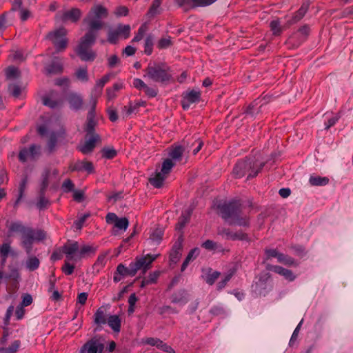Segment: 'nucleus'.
<instances>
[{"instance_id": "16", "label": "nucleus", "mask_w": 353, "mask_h": 353, "mask_svg": "<svg viewBox=\"0 0 353 353\" xmlns=\"http://www.w3.org/2000/svg\"><path fill=\"white\" fill-rule=\"evenodd\" d=\"M57 93L54 91H50L48 94L45 95L42 100L43 103L52 109L59 108L62 105L61 100H57Z\"/></svg>"}, {"instance_id": "42", "label": "nucleus", "mask_w": 353, "mask_h": 353, "mask_svg": "<svg viewBox=\"0 0 353 353\" xmlns=\"http://www.w3.org/2000/svg\"><path fill=\"white\" fill-rule=\"evenodd\" d=\"M192 8L205 7L214 3L216 0H190Z\"/></svg>"}, {"instance_id": "3", "label": "nucleus", "mask_w": 353, "mask_h": 353, "mask_svg": "<svg viewBox=\"0 0 353 353\" xmlns=\"http://www.w3.org/2000/svg\"><path fill=\"white\" fill-rule=\"evenodd\" d=\"M158 256L159 254H147L143 256L137 257L135 261L130 263L128 268L122 263L119 264L116 271L114 272V282L118 283L127 276H134L139 270H142L143 273L145 274L150 268L152 263Z\"/></svg>"}, {"instance_id": "10", "label": "nucleus", "mask_w": 353, "mask_h": 353, "mask_svg": "<svg viewBox=\"0 0 353 353\" xmlns=\"http://www.w3.org/2000/svg\"><path fill=\"white\" fill-rule=\"evenodd\" d=\"M96 105L97 101L96 99H93L91 109L88 113L87 123L85 128V131L86 132L87 137H88V135L97 134L95 132V126L97 125V121L94 120Z\"/></svg>"}, {"instance_id": "28", "label": "nucleus", "mask_w": 353, "mask_h": 353, "mask_svg": "<svg viewBox=\"0 0 353 353\" xmlns=\"http://www.w3.org/2000/svg\"><path fill=\"white\" fill-rule=\"evenodd\" d=\"M9 273L5 276V279L11 280L15 282H19L21 279V275L17 268L9 265Z\"/></svg>"}, {"instance_id": "26", "label": "nucleus", "mask_w": 353, "mask_h": 353, "mask_svg": "<svg viewBox=\"0 0 353 353\" xmlns=\"http://www.w3.org/2000/svg\"><path fill=\"white\" fill-rule=\"evenodd\" d=\"M31 254L32 253L28 254L29 256L26 261V267L29 271H34L39 268L40 261L37 256Z\"/></svg>"}, {"instance_id": "20", "label": "nucleus", "mask_w": 353, "mask_h": 353, "mask_svg": "<svg viewBox=\"0 0 353 353\" xmlns=\"http://www.w3.org/2000/svg\"><path fill=\"white\" fill-rule=\"evenodd\" d=\"M81 12L78 8H72L70 10L65 11L61 17V20L63 22L70 21L72 22H77L81 17Z\"/></svg>"}, {"instance_id": "5", "label": "nucleus", "mask_w": 353, "mask_h": 353, "mask_svg": "<svg viewBox=\"0 0 353 353\" xmlns=\"http://www.w3.org/2000/svg\"><path fill=\"white\" fill-rule=\"evenodd\" d=\"M264 166L263 163L257 165L256 162L251 159L241 160L236 163L234 169L233 174L236 178H241L248 174L247 179L255 177Z\"/></svg>"}, {"instance_id": "18", "label": "nucleus", "mask_w": 353, "mask_h": 353, "mask_svg": "<svg viewBox=\"0 0 353 353\" xmlns=\"http://www.w3.org/2000/svg\"><path fill=\"white\" fill-rule=\"evenodd\" d=\"M63 70V63L58 58H54L51 63L45 68V72L48 75L61 74Z\"/></svg>"}, {"instance_id": "44", "label": "nucleus", "mask_w": 353, "mask_h": 353, "mask_svg": "<svg viewBox=\"0 0 353 353\" xmlns=\"http://www.w3.org/2000/svg\"><path fill=\"white\" fill-rule=\"evenodd\" d=\"M77 78L83 82H86L88 81V75L86 68H79L75 73Z\"/></svg>"}, {"instance_id": "55", "label": "nucleus", "mask_w": 353, "mask_h": 353, "mask_svg": "<svg viewBox=\"0 0 353 353\" xmlns=\"http://www.w3.org/2000/svg\"><path fill=\"white\" fill-rule=\"evenodd\" d=\"M147 28L145 24L142 25L138 30L137 34L134 36V37L132 39L133 42H138L141 41L143 36L145 32H146Z\"/></svg>"}, {"instance_id": "30", "label": "nucleus", "mask_w": 353, "mask_h": 353, "mask_svg": "<svg viewBox=\"0 0 353 353\" xmlns=\"http://www.w3.org/2000/svg\"><path fill=\"white\" fill-rule=\"evenodd\" d=\"M309 182L312 186H324L329 183V179L320 176H311Z\"/></svg>"}, {"instance_id": "29", "label": "nucleus", "mask_w": 353, "mask_h": 353, "mask_svg": "<svg viewBox=\"0 0 353 353\" xmlns=\"http://www.w3.org/2000/svg\"><path fill=\"white\" fill-rule=\"evenodd\" d=\"M28 183V176L25 175V176H23V179H21V182L19 183V196H18V198L17 199V200H16V201L14 203V206H17L18 205V203L20 202V201L22 199V198H23V196L24 195V192H25V190L26 189Z\"/></svg>"}, {"instance_id": "56", "label": "nucleus", "mask_w": 353, "mask_h": 353, "mask_svg": "<svg viewBox=\"0 0 353 353\" xmlns=\"http://www.w3.org/2000/svg\"><path fill=\"white\" fill-rule=\"evenodd\" d=\"M10 250V244L9 243H3L0 245V256H8Z\"/></svg>"}, {"instance_id": "17", "label": "nucleus", "mask_w": 353, "mask_h": 353, "mask_svg": "<svg viewBox=\"0 0 353 353\" xmlns=\"http://www.w3.org/2000/svg\"><path fill=\"white\" fill-rule=\"evenodd\" d=\"M267 269L283 276L288 281H293L296 279V276L293 274L292 270L285 269L281 266L268 265Z\"/></svg>"}, {"instance_id": "63", "label": "nucleus", "mask_w": 353, "mask_h": 353, "mask_svg": "<svg viewBox=\"0 0 353 353\" xmlns=\"http://www.w3.org/2000/svg\"><path fill=\"white\" fill-rule=\"evenodd\" d=\"M8 89L12 95L14 96V97H18L21 94V89L19 87V85L17 84L10 85Z\"/></svg>"}, {"instance_id": "41", "label": "nucleus", "mask_w": 353, "mask_h": 353, "mask_svg": "<svg viewBox=\"0 0 353 353\" xmlns=\"http://www.w3.org/2000/svg\"><path fill=\"white\" fill-rule=\"evenodd\" d=\"M139 107V105L138 104H130L129 106H124L122 109L121 114H123V117H127L132 114V113L136 112Z\"/></svg>"}, {"instance_id": "8", "label": "nucleus", "mask_w": 353, "mask_h": 353, "mask_svg": "<svg viewBox=\"0 0 353 353\" xmlns=\"http://www.w3.org/2000/svg\"><path fill=\"white\" fill-rule=\"evenodd\" d=\"M131 28L130 25L119 23L115 28L110 29L108 33V41L116 44L119 39H126L130 37Z\"/></svg>"}, {"instance_id": "22", "label": "nucleus", "mask_w": 353, "mask_h": 353, "mask_svg": "<svg viewBox=\"0 0 353 353\" xmlns=\"http://www.w3.org/2000/svg\"><path fill=\"white\" fill-rule=\"evenodd\" d=\"M108 314L105 307L98 308L94 314V323L98 326L105 325L108 322Z\"/></svg>"}, {"instance_id": "46", "label": "nucleus", "mask_w": 353, "mask_h": 353, "mask_svg": "<svg viewBox=\"0 0 353 353\" xmlns=\"http://www.w3.org/2000/svg\"><path fill=\"white\" fill-rule=\"evenodd\" d=\"M129 225V221L126 217L119 218L117 221L116 222L114 227L125 231Z\"/></svg>"}, {"instance_id": "6", "label": "nucleus", "mask_w": 353, "mask_h": 353, "mask_svg": "<svg viewBox=\"0 0 353 353\" xmlns=\"http://www.w3.org/2000/svg\"><path fill=\"white\" fill-rule=\"evenodd\" d=\"M169 70V67L163 63H150L145 69L144 77H148L155 82L165 83L169 81L172 77Z\"/></svg>"}, {"instance_id": "58", "label": "nucleus", "mask_w": 353, "mask_h": 353, "mask_svg": "<svg viewBox=\"0 0 353 353\" xmlns=\"http://www.w3.org/2000/svg\"><path fill=\"white\" fill-rule=\"evenodd\" d=\"M265 253L266 254V260L275 257L279 261V256L281 255V252H279L276 249H265Z\"/></svg>"}, {"instance_id": "12", "label": "nucleus", "mask_w": 353, "mask_h": 353, "mask_svg": "<svg viewBox=\"0 0 353 353\" xmlns=\"http://www.w3.org/2000/svg\"><path fill=\"white\" fill-rule=\"evenodd\" d=\"M101 141L100 136L99 134L96 135H87L85 136V141L79 145L77 148L84 154H89L92 152L94 148L96 146V143Z\"/></svg>"}, {"instance_id": "13", "label": "nucleus", "mask_w": 353, "mask_h": 353, "mask_svg": "<svg viewBox=\"0 0 353 353\" xmlns=\"http://www.w3.org/2000/svg\"><path fill=\"white\" fill-rule=\"evenodd\" d=\"M65 99L72 110H79L83 106V100L80 94L77 92H69L66 95Z\"/></svg>"}, {"instance_id": "48", "label": "nucleus", "mask_w": 353, "mask_h": 353, "mask_svg": "<svg viewBox=\"0 0 353 353\" xmlns=\"http://www.w3.org/2000/svg\"><path fill=\"white\" fill-rule=\"evenodd\" d=\"M172 45V41L171 40L170 37H168L165 38L161 39L158 43L157 47L159 49H165L168 48V47L171 46Z\"/></svg>"}, {"instance_id": "34", "label": "nucleus", "mask_w": 353, "mask_h": 353, "mask_svg": "<svg viewBox=\"0 0 353 353\" xmlns=\"http://www.w3.org/2000/svg\"><path fill=\"white\" fill-rule=\"evenodd\" d=\"M21 345L19 340L14 341L8 347H0V353H16Z\"/></svg>"}, {"instance_id": "57", "label": "nucleus", "mask_w": 353, "mask_h": 353, "mask_svg": "<svg viewBox=\"0 0 353 353\" xmlns=\"http://www.w3.org/2000/svg\"><path fill=\"white\" fill-rule=\"evenodd\" d=\"M220 273L217 271L208 274L206 276L205 281L208 284L212 285L214 283L215 281L219 278Z\"/></svg>"}, {"instance_id": "59", "label": "nucleus", "mask_w": 353, "mask_h": 353, "mask_svg": "<svg viewBox=\"0 0 353 353\" xmlns=\"http://www.w3.org/2000/svg\"><path fill=\"white\" fill-rule=\"evenodd\" d=\"M28 150L30 157L33 159L38 157L40 154V147L39 145H32Z\"/></svg>"}, {"instance_id": "47", "label": "nucleus", "mask_w": 353, "mask_h": 353, "mask_svg": "<svg viewBox=\"0 0 353 353\" xmlns=\"http://www.w3.org/2000/svg\"><path fill=\"white\" fill-rule=\"evenodd\" d=\"M232 241L239 240V241H245L249 242L250 238L248 235L242 231H238L236 232H233L232 236Z\"/></svg>"}, {"instance_id": "11", "label": "nucleus", "mask_w": 353, "mask_h": 353, "mask_svg": "<svg viewBox=\"0 0 353 353\" xmlns=\"http://www.w3.org/2000/svg\"><path fill=\"white\" fill-rule=\"evenodd\" d=\"M62 252L68 261H79V243L77 241H68L63 247Z\"/></svg>"}, {"instance_id": "2", "label": "nucleus", "mask_w": 353, "mask_h": 353, "mask_svg": "<svg viewBox=\"0 0 353 353\" xmlns=\"http://www.w3.org/2000/svg\"><path fill=\"white\" fill-rule=\"evenodd\" d=\"M8 236H13L15 234H21L20 245L24 249L26 254H30L32 252L33 244L35 241H41L46 239V234L41 229L26 226L20 221H12L6 222Z\"/></svg>"}, {"instance_id": "38", "label": "nucleus", "mask_w": 353, "mask_h": 353, "mask_svg": "<svg viewBox=\"0 0 353 353\" xmlns=\"http://www.w3.org/2000/svg\"><path fill=\"white\" fill-rule=\"evenodd\" d=\"M94 252V249L88 245H85L82 246L81 248H79L78 257L79 260H81L82 258L85 257L90 253Z\"/></svg>"}, {"instance_id": "60", "label": "nucleus", "mask_w": 353, "mask_h": 353, "mask_svg": "<svg viewBox=\"0 0 353 353\" xmlns=\"http://www.w3.org/2000/svg\"><path fill=\"white\" fill-rule=\"evenodd\" d=\"M62 271L64 272L66 275H71L74 270V265L70 264L67 261H65L64 265H63L61 268Z\"/></svg>"}, {"instance_id": "14", "label": "nucleus", "mask_w": 353, "mask_h": 353, "mask_svg": "<svg viewBox=\"0 0 353 353\" xmlns=\"http://www.w3.org/2000/svg\"><path fill=\"white\" fill-rule=\"evenodd\" d=\"M201 92L199 91L191 90L187 92L183 97L181 105L184 110L189 108L191 103L200 100Z\"/></svg>"}, {"instance_id": "53", "label": "nucleus", "mask_w": 353, "mask_h": 353, "mask_svg": "<svg viewBox=\"0 0 353 353\" xmlns=\"http://www.w3.org/2000/svg\"><path fill=\"white\" fill-rule=\"evenodd\" d=\"M90 214L86 213L81 216L77 220H76L74 223L76 228L77 230H81L83 227V223L86 221V219L90 217Z\"/></svg>"}, {"instance_id": "23", "label": "nucleus", "mask_w": 353, "mask_h": 353, "mask_svg": "<svg viewBox=\"0 0 353 353\" xmlns=\"http://www.w3.org/2000/svg\"><path fill=\"white\" fill-rule=\"evenodd\" d=\"M110 77H111V74H108L104 75L101 79L98 80L96 82L95 86L93 90V92L94 94V99L92 98V101L93 99L97 100V98L101 95L103 86L105 85V84L106 83H108L110 81Z\"/></svg>"}, {"instance_id": "40", "label": "nucleus", "mask_w": 353, "mask_h": 353, "mask_svg": "<svg viewBox=\"0 0 353 353\" xmlns=\"http://www.w3.org/2000/svg\"><path fill=\"white\" fill-rule=\"evenodd\" d=\"M153 41L154 38L150 34L145 40L144 52L148 55H150L152 52Z\"/></svg>"}, {"instance_id": "35", "label": "nucleus", "mask_w": 353, "mask_h": 353, "mask_svg": "<svg viewBox=\"0 0 353 353\" xmlns=\"http://www.w3.org/2000/svg\"><path fill=\"white\" fill-rule=\"evenodd\" d=\"M50 175V170L49 169H46L42 174H41V183L39 191L46 192L48 185H49V177Z\"/></svg>"}, {"instance_id": "27", "label": "nucleus", "mask_w": 353, "mask_h": 353, "mask_svg": "<svg viewBox=\"0 0 353 353\" xmlns=\"http://www.w3.org/2000/svg\"><path fill=\"white\" fill-rule=\"evenodd\" d=\"M108 324L113 331L119 332L121 329V319L117 315H110L108 319Z\"/></svg>"}, {"instance_id": "50", "label": "nucleus", "mask_w": 353, "mask_h": 353, "mask_svg": "<svg viewBox=\"0 0 353 353\" xmlns=\"http://www.w3.org/2000/svg\"><path fill=\"white\" fill-rule=\"evenodd\" d=\"M203 145V142L199 138L195 139L194 141L192 143L190 148H192L194 154H197Z\"/></svg>"}, {"instance_id": "51", "label": "nucleus", "mask_w": 353, "mask_h": 353, "mask_svg": "<svg viewBox=\"0 0 353 353\" xmlns=\"http://www.w3.org/2000/svg\"><path fill=\"white\" fill-rule=\"evenodd\" d=\"M19 75V71L17 68L14 66L8 67L6 70V76L9 79H15Z\"/></svg>"}, {"instance_id": "62", "label": "nucleus", "mask_w": 353, "mask_h": 353, "mask_svg": "<svg viewBox=\"0 0 353 353\" xmlns=\"http://www.w3.org/2000/svg\"><path fill=\"white\" fill-rule=\"evenodd\" d=\"M74 183L70 179H66L63 181L62 185V189L65 192H69L73 190Z\"/></svg>"}, {"instance_id": "21", "label": "nucleus", "mask_w": 353, "mask_h": 353, "mask_svg": "<svg viewBox=\"0 0 353 353\" xmlns=\"http://www.w3.org/2000/svg\"><path fill=\"white\" fill-rule=\"evenodd\" d=\"M71 171H83L85 170L88 173L90 174L94 172V167L91 162L86 161H79L76 162L73 165L70 167Z\"/></svg>"}, {"instance_id": "33", "label": "nucleus", "mask_w": 353, "mask_h": 353, "mask_svg": "<svg viewBox=\"0 0 353 353\" xmlns=\"http://www.w3.org/2000/svg\"><path fill=\"white\" fill-rule=\"evenodd\" d=\"M278 261L288 266L296 267L299 265V263L292 257L283 253H281V255L279 256Z\"/></svg>"}, {"instance_id": "19", "label": "nucleus", "mask_w": 353, "mask_h": 353, "mask_svg": "<svg viewBox=\"0 0 353 353\" xmlns=\"http://www.w3.org/2000/svg\"><path fill=\"white\" fill-rule=\"evenodd\" d=\"M170 299L172 303L183 305L188 301V294L185 290L181 289L174 292Z\"/></svg>"}, {"instance_id": "31", "label": "nucleus", "mask_w": 353, "mask_h": 353, "mask_svg": "<svg viewBox=\"0 0 353 353\" xmlns=\"http://www.w3.org/2000/svg\"><path fill=\"white\" fill-rule=\"evenodd\" d=\"M46 192L39 191V200L37 203V207L40 210H44L50 205V201L45 196Z\"/></svg>"}, {"instance_id": "52", "label": "nucleus", "mask_w": 353, "mask_h": 353, "mask_svg": "<svg viewBox=\"0 0 353 353\" xmlns=\"http://www.w3.org/2000/svg\"><path fill=\"white\" fill-rule=\"evenodd\" d=\"M270 27L274 35H279L281 32V28L279 21L274 20L270 22Z\"/></svg>"}, {"instance_id": "9", "label": "nucleus", "mask_w": 353, "mask_h": 353, "mask_svg": "<svg viewBox=\"0 0 353 353\" xmlns=\"http://www.w3.org/2000/svg\"><path fill=\"white\" fill-rule=\"evenodd\" d=\"M103 349L104 345L101 339L94 337L82 346L79 353H103Z\"/></svg>"}, {"instance_id": "45", "label": "nucleus", "mask_w": 353, "mask_h": 353, "mask_svg": "<svg viewBox=\"0 0 353 353\" xmlns=\"http://www.w3.org/2000/svg\"><path fill=\"white\" fill-rule=\"evenodd\" d=\"M163 232L161 229H156L150 235V239L156 244H159L162 240Z\"/></svg>"}, {"instance_id": "49", "label": "nucleus", "mask_w": 353, "mask_h": 353, "mask_svg": "<svg viewBox=\"0 0 353 353\" xmlns=\"http://www.w3.org/2000/svg\"><path fill=\"white\" fill-rule=\"evenodd\" d=\"M161 3V0H154L148 14L150 16H154L159 13V8Z\"/></svg>"}, {"instance_id": "4", "label": "nucleus", "mask_w": 353, "mask_h": 353, "mask_svg": "<svg viewBox=\"0 0 353 353\" xmlns=\"http://www.w3.org/2000/svg\"><path fill=\"white\" fill-rule=\"evenodd\" d=\"M221 217L230 225H239L242 227L249 226V219L241 216V204L239 201H232L219 205Z\"/></svg>"}, {"instance_id": "32", "label": "nucleus", "mask_w": 353, "mask_h": 353, "mask_svg": "<svg viewBox=\"0 0 353 353\" xmlns=\"http://www.w3.org/2000/svg\"><path fill=\"white\" fill-rule=\"evenodd\" d=\"M183 152H184V149L182 146H181V145L176 146L175 148L172 149L170 150V152H169V156L170 157V159H172V161H175L181 160Z\"/></svg>"}, {"instance_id": "15", "label": "nucleus", "mask_w": 353, "mask_h": 353, "mask_svg": "<svg viewBox=\"0 0 353 353\" xmlns=\"http://www.w3.org/2000/svg\"><path fill=\"white\" fill-rule=\"evenodd\" d=\"M183 248V238L179 237L176 241L174 243L172 250L170 253V261L172 263H176L181 256V251Z\"/></svg>"}, {"instance_id": "54", "label": "nucleus", "mask_w": 353, "mask_h": 353, "mask_svg": "<svg viewBox=\"0 0 353 353\" xmlns=\"http://www.w3.org/2000/svg\"><path fill=\"white\" fill-rule=\"evenodd\" d=\"M219 235L225 237L226 239L232 240L233 232L230 231V229L225 228H219L217 232Z\"/></svg>"}, {"instance_id": "39", "label": "nucleus", "mask_w": 353, "mask_h": 353, "mask_svg": "<svg viewBox=\"0 0 353 353\" xmlns=\"http://www.w3.org/2000/svg\"><path fill=\"white\" fill-rule=\"evenodd\" d=\"M174 166V163L172 162V159H166L162 163L161 172L167 176Z\"/></svg>"}, {"instance_id": "24", "label": "nucleus", "mask_w": 353, "mask_h": 353, "mask_svg": "<svg viewBox=\"0 0 353 353\" xmlns=\"http://www.w3.org/2000/svg\"><path fill=\"white\" fill-rule=\"evenodd\" d=\"M167 176L161 172H155L154 176L149 179V181L154 188H160L163 184V181L166 179Z\"/></svg>"}, {"instance_id": "43", "label": "nucleus", "mask_w": 353, "mask_h": 353, "mask_svg": "<svg viewBox=\"0 0 353 353\" xmlns=\"http://www.w3.org/2000/svg\"><path fill=\"white\" fill-rule=\"evenodd\" d=\"M101 154L103 158L111 159L116 157L117 152L113 148H104L101 150Z\"/></svg>"}, {"instance_id": "37", "label": "nucleus", "mask_w": 353, "mask_h": 353, "mask_svg": "<svg viewBox=\"0 0 353 353\" xmlns=\"http://www.w3.org/2000/svg\"><path fill=\"white\" fill-rule=\"evenodd\" d=\"M308 9V5L307 4H303L301 7L299 9V10L294 14L293 18H292V22L296 23L301 20L304 15L305 14L306 12Z\"/></svg>"}, {"instance_id": "61", "label": "nucleus", "mask_w": 353, "mask_h": 353, "mask_svg": "<svg viewBox=\"0 0 353 353\" xmlns=\"http://www.w3.org/2000/svg\"><path fill=\"white\" fill-rule=\"evenodd\" d=\"M108 254H109V251L99 254L97 259L95 265H100V266H104L107 262V256Z\"/></svg>"}, {"instance_id": "25", "label": "nucleus", "mask_w": 353, "mask_h": 353, "mask_svg": "<svg viewBox=\"0 0 353 353\" xmlns=\"http://www.w3.org/2000/svg\"><path fill=\"white\" fill-rule=\"evenodd\" d=\"M65 135V130H61L59 132H52L49 138V140L48 141V148L50 152H52L54 151L57 141V137H64Z\"/></svg>"}, {"instance_id": "36", "label": "nucleus", "mask_w": 353, "mask_h": 353, "mask_svg": "<svg viewBox=\"0 0 353 353\" xmlns=\"http://www.w3.org/2000/svg\"><path fill=\"white\" fill-rule=\"evenodd\" d=\"M191 216V211L189 210L188 212L185 213H183L181 216L179 217V221L176 224V229L177 230H181L185 224L189 221L190 218Z\"/></svg>"}, {"instance_id": "64", "label": "nucleus", "mask_w": 353, "mask_h": 353, "mask_svg": "<svg viewBox=\"0 0 353 353\" xmlns=\"http://www.w3.org/2000/svg\"><path fill=\"white\" fill-rule=\"evenodd\" d=\"M128 8L125 6H119L114 10L117 17L127 16L128 14Z\"/></svg>"}, {"instance_id": "1", "label": "nucleus", "mask_w": 353, "mask_h": 353, "mask_svg": "<svg viewBox=\"0 0 353 353\" xmlns=\"http://www.w3.org/2000/svg\"><path fill=\"white\" fill-rule=\"evenodd\" d=\"M108 12L105 8L101 5L94 6L84 19L89 28L88 32L81 39L79 46L76 48V53L83 61H93L96 52L90 48L95 43L97 31L103 26L101 19L106 18Z\"/></svg>"}, {"instance_id": "7", "label": "nucleus", "mask_w": 353, "mask_h": 353, "mask_svg": "<svg viewBox=\"0 0 353 353\" xmlns=\"http://www.w3.org/2000/svg\"><path fill=\"white\" fill-rule=\"evenodd\" d=\"M67 31L64 28H60L52 32H50L46 36L57 52L63 51L68 46V39L65 38Z\"/></svg>"}]
</instances>
